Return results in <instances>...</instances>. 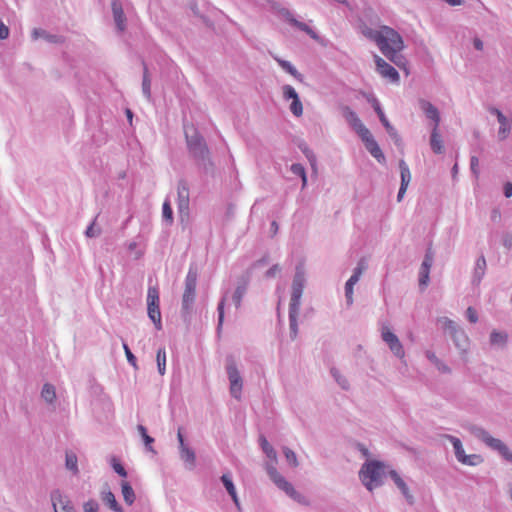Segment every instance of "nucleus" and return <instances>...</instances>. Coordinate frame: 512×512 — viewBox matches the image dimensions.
<instances>
[{
    "label": "nucleus",
    "mask_w": 512,
    "mask_h": 512,
    "mask_svg": "<svg viewBox=\"0 0 512 512\" xmlns=\"http://www.w3.org/2000/svg\"><path fill=\"white\" fill-rule=\"evenodd\" d=\"M299 148L313 165V163L316 161L314 153L307 147L306 144L299 145Z\"/></svg>",
    "instance_id": "nucleus-59"
},
{
    "label": "nucleus",
    "mask_w": 512,
    "mask_h": 512,
    "mask_svg": "<svg viewBox=\"0 0 512 512\" xmlns=\"http://www.w3.org/2000/svg\"><path fill=\"white\" fill-rule=\"evenodd\" d=\"M41 397L48 404H53L56 400V391L54 385L50 383H45L41 390Z\"/></svg>",
    "instance_id": "nucleus-35"
},
{
    "label": "nucleus",
    "mask_w": 512,
    "mask_h": 512,
    "mask_svg": "<svg viewBox=\"0 0 512 512\" xmlns=\"http://www.w3.org/2000/svg\"><path fill=\"white\" fill-rule=\"evenodd\" d=\"M137 430H138V432H139V434H140V436H141V438H142V440L144 442V445H145L146 449L148 451H150V452L156 453V451L152 447V443L154 442V438L151 437L150 435H148L146 427L141 425V424H139L137 426Z\"/></svg>",
    "instance_id": "nucleus-40"
},
{
    "label": "nucleus",
    "mask_w": 512,
    "mask_h": 512,
    "mask_svg": "<svg viewBox=\"0 0 512 512\" xmlns=\"http://www.w3.org/2000/svg\"><path fill=\"white\" fill-rule=\"evenodd\" d=\"M488 111L490 114L495 115L497 117L498 124H500L498 130L499 140H505L508 137L511 130V126L507 117L496 107H489Z\"/></svg>",
    "instance_id": "nucleus-19"
},
{
    "label": "nucleus",
    "mask_w": 512,
    "mask_h": 512,
    "mask_svg": "<svg viewBox=\"0 0 512 512\" xmlns=\"http://www.w3.org/2000/svg\"><path fill=\"white\" fill-rule=\"evenodd\" d=\"M162 219L168 225L173 224V221H174L173 210H172L171 202L169 199H166L163 203Z\"/></svg>",
    "instance_id": "nucleus-42"
},
{
    "label": "nucleus",
    "mask_w": 512,
    "mask_h": 512,
    "mask_svg": "<svg viewBox=\"0 0 512 512\" xmlns=\"http://www.w3.org/2000/svg\"><path fill=\"white\" fill-rule=\"evenodd\" d=\"M95 222H96V218L87 227V229L85 231L86 237H88V238H95V237H98L101 234V229L100 228H95Z\"/></svg>",
    "instance_id": "nucleus-53"
},
{
    "label": "nucleus",
    "mask_w": 512,
    "mask_h": 512,
    "mask_svg": "<svg viewBox=\"0 0 512 512\" xmlns=\"http://www.w3.org/2000/svg\"><path fill=\"white\" fill-rule=\"evenodd\" d=\"M65 468L75 476L79 474L78 458L73 451H66L65 453Z\"/></svg>",
    "instance_id": "nucleus-34"
},
{
    "label": "nucleus",
    "mask_w": 512,
    "mask_h": 512,
    "mask_svg": "<svg viewBox=\"0 0 512 512\" xmlns=\"http://www.w3.org/2000/svg\"><path fill=\"white\" fill-rule=\"evenodd\" d=\"M147 313L156 330L162 329L159 289L157 286H149L147 292Z\"/></svg>",
    "instance_id": "nucleus-8"
},
{
    "label": "nucleus",
    "mask_w": 512,
    "mask_h": 512,
    "mask_svg": "<svg viewBox=\"0 0 512 512\" xmlns=\"http://www.w3.org/2000/svg\"><path fill=\"white\" fill-rule=\"evenodd\" d=\"M282 94H283V98L285 100H293L295 99V97H299L298 93L296 92V90L291 86V85H284L282 87Z\"/></svg>",
    "instance_id": "nucleus-50"
},
{
    "label": "nucleus",
    "mask_w": 512,
    "mask_h": 512,
    "mask_svg": "<svg viewBox=\"0 0 512 512\" xmlns=\"http://www.w3.org/2000/svg\"><path fill=\"white\" fill-rule=\"evenodd\" d=\"M273 482L277 485L278 488H280L283 491H285L291 485V483L286 481V479L282 475L274 479Z\"/></svg>",
    "instance_id": "nucleus-60"
},
{
    "label": "nucleus",
    "mask_w": 512,
    "mask_h": 512,
    "mask_svg": "<svg viewBox=\"0 0 512 512\" xmlns=\"http://www.w3.org/2000/svg\"><path fill=\"white\" fill-rule=\"evenodd\" d=\"M84 512H98L99 504L96 500L90 499L83 504Z\"/></svg>",
    "instance_id": "nucleus-56"
},
{
    "label": "nucleus",
    "mask_w": 512,
    "mask_h": 512,
    "mask_svg": "<svg viewBox=\"0 0 512 512\" xmlns=\"http://www.w3.org/2000/svg\"><path fill=\"white\" fill-rule=\"evenodd\" d=\"M426 357L430 360L431 363H433L435 365V367L442 373H451V369L444 363L442 362L436 355L435 353L431 352V351H427L426 353Z\"/></svg>",
    "instance_id": "nucleus-39"
},
{
    "label": "nucleus",
    "mask_w": 512,
    "mask_h": 512,
    "mask_svg": "<svg viewBox=\"0 0 512 512\" xmlns=\"http://www.w3.org/2000/svg\"><path fill=\"white\" fill-rule=\"evenodd\" d=\"M384 470V462L378 460L366 461L360 471L359 478L367 490L372 491L382 485L381 471Z\"/></svg>",
    "instance_id": "nucleus-5"
},
{
    "label": "nucleus",
    "mask_w": 512,
    "mask_h": 512,
    "mask_svg": "<svg viewBox=\"0 0 512 512\" xmlns=\"http://www.w3.org/2000/svg\"><path fill=\"white\" fill-rule=\"evenodd\" d=\"M354 447H355L359 452H361V454H362L364 457L368 458V457L370 456L369 450H368V448H367L364 444H362V443H360V442H355V443H354Z\"/></svg>",
    "instance_id": "nucleus-64"
},
{
    "label": "nucleus",
    "mask_w": 512,
    "mask_h": 512,
    "mask_svg": "<svg viewBox=\"0 0 512 512\" xmlns=\"http://www.w3.org/2000/svg\"><path fill=\"white\" fill-rule=\"evenodd\" d=\"M106 489L101 491V500L105 506L111 509L113 512H124L123 507L116 500L114 493L109 489L106 484Z\"/></svg>",
    "instance_id": "nucleus-24"
},
{
    "label": "nucleus",
    "mask_w": 512,
    "mask_h": 512,
    "mask_svg": "<svg viewBox=\"0 0 512 512\" xmlns=\"http://www.w3.org/2000/svg\"><path fill=\"white\" fill-rule=\"evenodd\" d=\"M259 444L261 446L262 451L266 454V456L269 459L276 461L277 453H276L275 449L270 445V443L268 442V440L266 439V437L264 435H260Z\"/></svg>",
    "instance_id": "nucleus-36"
},
{
    "label": "nucleus",
    "mask_w": 512,
    "mask_h": 512,
    "mask_svg": "<svg viewBox=\"0 0 512 512\" xmlns=\"http://www.w3.org/2000/svg\"><path fill=\"white\" fill-rule=\"evenodd\" d=\"M268 263H269V256L266 254L262 258L253 262L252 265L250 266V268L246 271V274H248L250 276L251 271L253 269L263 267V266L267 265Z\"/></svg>",
    "instance_id": "nucleus-52"
},
{
    "label": "nucleus",
    "mask_w": 512,
    "mask_h": 512,
    "mask_svg": "<svg viewBox=\"0 0 512 512\" xmlns=\"http://www.w3.org/2000/svg\"><path fill=\"white\" fill-rule=\"evenodd\" d=\"M285 493L294 501L302 505L308 506L310 504L309 500L300 492L296 491L292 484L285 490Z\"/></svg>",
    "instance_id": "nucleus-41"
},
{
    "label": "nucleus",
    "mask_w": 512,
    "mask_h": 512,
    "mask_svg": "<svg viewBox=\"0 0 512 512\" xmlns=\"http://www.w3.org/2000/svg\"><path fill=\"white\" fill-rule=\"evenodd\" d=\"M121 492L123 495L124 502L128 506H131L136 500V495H135L133 487L131 486V484L128 481L121 482Z\"/></svg>",
    "instance_id": "nucleus-32"
},
{
    "label": "nucleus",
    "mask_w": 512,
    "mask_h": 512,
    "mask_svg": "<svg viewBox=\"0 0 512 512\" xmlns=\"http://www.w3.org/2000/svg\"><path fill=\"white\" fill-rule=\"evenodd\" d=\"M249 282L250 276L248 274H243L238 278L236 289L232 295V301L236 309L241 307L242 299L247 293Z\"/></svg>",
    "instance_id": "nucleus-16"
},
{
    "label": "nucleus",
    "mask_w": 512,
    "mask_h": 512,
    "mask_svg": "<svg viewBox=\"0 0 512 512\" xmlns=\"http://www.w3.org/2000/svg\"><path fill=\"white\" fill-rule=\"evenodd\" d=\"M368 268V262L366 260V258L362 257L358 263H357V266L354 268L353 270V275H356L357 277H361V275L363 274V272H365Z\"/></svg>",
    "instance_id": "nucleus-51"
},
{
    "label": "nucleus",
    "mask_w": 512,
    "mask_h": 512,
    "mask_svg": "<svg viewBox=\"0 0 512 512\" xmlns=\"http://www.w3.org/2000/svg\"><path fill=\"white\" fill-rule=\"evenodd\" d=\"M420 107L426 117L433 121L432 127H439L441 118L438 109L426 100H420Z\"/></svg>",
    "instance_id": "nucleus-25"
},
{
    "label": "nucleus",
    "mask_w": 512,
    "mask_h": 512,
    "mask_svg": "<svg viewBox=\"0 0 512 512\" xmlns=\"http://www.w3.org/2000/svg\"><path fill=\"white\" fill-rule=\"evenodd\" d=\"M290 170L294 175H297L300 178L305 177L306 175L305 167L300 163L292 164Z\"/></svg>",
    "instance_id": "nucleus-57"
},
{
    "label": "nucleus",
    "mask_w": 512,
    "mask_h": 512,
    "mask_svg": "<svg viewBox=\"0 0 512 512\" xmlns=\"http://www.w3.org/2000/svg\"><path fill=\"white\" fill-rule=\"evenodd\" d=\"M123 349L125 351V355L127 357V361L135 368L137 369V364H136V357L135 355L131 352L129 346L127 343L123 342Z\"/></svg>",
    "instance_id": "nucleus-54"
},
{
    "label": "nucleus",
    "mask_w": 512,
    "mask_h": 512,
    "mask_svg": "<svg viewBox=\"0 0 512 512\" xmlns=\"http://www.w3.org/2000/svg\"><path fill=\"white\" fill-rule=\"evenodd\" d=\"M438 128H431L430 147L435 154H442L444 152V145Z\"/></svg>",
    "instance_id": "nucleus-26"
},
{
    "label": "nucleus",
    "mask_w": 512,
    "mask_h": 512,
    "mask_svg": "<svg viewBox=\"0 0 512 512\" xmlns=\"http://www.w3.org/2000/svg\"><path fill=\"white\" fill-rule=\"evenodd\" d=\"M227 293L220 299L218 305H217V312H218V323H217V333L219 334L222 330L224 318H225V305L227 300Z\"/></svg>",
    "instance_id": "nucleus-37"
},
{
    "label": "nucleus",
    "mask_w": 512,
    "mask_h": 512,
    "mask_svg": "<svg viewBox=\"0 0 512 512\" xmlns=\"http://www.w3.org/2000/svg\"><path fill=\"white\" fill-rule=\"evenodd\" d=\"M469 432L477 439L481 440L486 446L497 451L506 461L512 463V452L503 441L492 437L487 430L477 425H471Z\"/></svg>",
    "instance_id": "nucleus-6"
},
{
    "label": "nucleus",
    "mask_w": 512,
    "mask_h": 512,
    "mask_svg": "<svg viewBox=\"0 0 512 512\" xmlns=\"http://www.w3.org/2000/svg\"><path fill=\"white\" fill-rule=\"evenodd\" d=\"M31 38L34 41L39 38H42L46 42L51 43V44H63L65 42L64 36L57 35V34H51L42 28H34L31 32Z\"/></svg>",
    "instance_id": "nucleus-22"
},
{
    "label": "nucleus",
    "mask_w": 512,
    "mask_h": 512,
    "mask_svg": "<svg viewBox=\"0 0 512 512\" xmlns=\"http://www.w3.org/2000/svg\"><path fill=\"white\" fill-rule=\"evenodd\" d=\"M508 341V334L504 331L493 330L490 333L489 342L492 346L504 348Z\"/></svg>",
    "instance_id": "nucleus-30"
},
{
    "label": "nucleus",
    "mask_w": 512,
    "mask_h": 512,
    "mask_svg": "<svg viewBox=\"0 0 512 512\" xmlns=\"http://www.w3.org/2000/svg\"><path fill=\"white\" fill-rule=\"evenodd\" d=\"M190 204V190L188 181L184 178L177 183V209L181 223L188 220Z\"/></svg>",
    "instance_id": "nucleus-9"
},
{
    "label": "nucleus",
    "mask_w": 512,
    "mask_h": 512,
    "mask_svg": "<svg viewBox=\"0 0 512 512\" xmlns=\"http://www.w3.org/2000/svg\"><path fill=\"white\" fill-rule=\"evenodd\" d=\"M446 438L451 442L454 448L455 456L457 460L460 462V459H463L465 457V451L462 446V442L459 438L452 436V435H446Z\"/></svg>",
    "instance_id": "nucleus-38"
},
{
    "label": "nucleus",
    "mask_w": 512,
    "mask_h": 512,
    "mask_svg": "<svg viewBox=\"0 0 512 512\" xmlns=\"http://www.w3.org/2000/svg\"><path fill=\"white\" fill-rule=\"evenodd\" d=\"M482 462V458L480 455L477 454H471V455H465L463 459H460V463L468 466H476Z\"/></svg>",
    "instance_id": "nucleus-47"
},
{
    "label": "nucleus",
    "mask_w": 512,
    "mask_h": 512,
    "mask_svg": "<svg viewBox=\"0 0 512 512\" xmlns=\"http://www.w3.org/2000/svg\"><path fill=\"white\" fill-rule=\"evenodd\" d=\"M226 372L230 382V393L235 399H239L243 387V379L232 355L226 357Z\"/></svg>",
    "instance_id": "nucleus-10"
},
{
    "label": "nucleus",
    "mask_w": 512,
    "mask_h": 512,
    "mask_svg": "<svg viewBox=\"0 0 512 512\" xmlns=\"http://www.w3.org/2000/svg\"><path fill=\"white\" fill-rule=\"evenodd\" d=\"M502 244L508 250H510L512 248V234L511 233L507 232L503 235Z\"/></svg>",
    "instance_id": "nucleus-63"
},
{
    "label": "nucleus",
    "mask_w": 512,
    "mask_h": 512,
    "mask_svg": "<svg viewBox=\"0 0 512 512\" xmlns=\"http://www.w3.org/2000/svg\"><path fill=\"white\" fill-rule=\"evenodd\" d=\"M280 271L281 267L279 266V264H274L265 272V277L268 279L274 278L276 274L279 273Z\"/></svg>",
    "instance_id": "nucleus-62"
},
{
    "label": "nucleus",
    "mask_w": 512,
    "mask_h": 512,
    "mask_svg": "<svg viewBox=\"0 0 512 512\" xmlns=\"http://www.w3.org/2000/svg\"><path fill=\"white\" fill-rule=\"evenodd\" d=\"M399 169H400V176H401V184H400V188H399V191L397 194V201L401 202L404 197V194L407 190V187L410 183L411 173H410V169H409L408 165L406 164V162L404 160H400Z\"/></svg>",
    "instance_id": "nucleus-21"
},
{
    "label": "nucleus",
    "mask_w": 512,
    "mask_h": 512,
    "mask_svg": "<svg viewBox=\"0 0 512 512\" xmlns=\"http://www.w3.org/2000/svg\"><path fill=\"white\" fill-rule=\"evenodd\" d=\"M110 464H111V467L113 468V470L115 471V473H117L120 477H123V478L127 477L126 469L124 468V466L121 464L120 460L116 456L111 457Z\"/></svg>",
    "instance_id": "nucleus-45"
},
{
    "label": "nucleus",
    "mask_w": 512,
    "mask_h": 512,
    "mask_svg": "<svg viewBox=\"0 0 512 512\" xmlns=\"http://www.w3.org/2000/svg\"><path fill=\"white\" fill-rule=\"evenodd\" d=\"M343 117L351 129L355 131L358 136H360L362 133L365 134L368 130V128H366L362 121L359 119L357 114L349 106H345L343 108Z\"/></svg>",
    "instance_id": "nucleus-15"
},
{
    "label": "nucleus",
    "mask_w": 512,
    "mask_h": 512,
    "mask_svg": "<svg viewBox=\"0 0 512 512\" xmlns=\"http://www.w3.org/2000/svg\"><path fill=\"white\" fill-rule=\"evenodd\" d=\"M197 280V266L195 264H191L185 278V288L181 304V317L187 324L190 323L191 315L193 313V306L196 298Z\"/></svg>",
    "instance_id": "nucleus-4"
},
{
    "label": "nucleus",
    "mask_w": 512,
    "mask_h": 512,
    "mask_svg": "<svg viewBox=\"0 0 512 512\" xmlns=\"http://www.w3.org/2000/svg\"><path fill=\"white\" fill-rule=\"evenodd\" d=\"M192 130V134L187 130L185 131V139L189 155L195 161L199 170L205 174H213L214 163L211 160L208 145L197 129L193 128Z\"/></svg>",
    "instance_id": "nucleus-1"
},
{
    "label": "nucleus",
    "mask_w": 512,
    "mask_h": 512,
    "mask_svg": "<svg viewBox=\"0 0 512 512\" xmlns=\"http://www.w3.org/2000/svg\"><path fill=\"white\" fill-rule=\"evenodd\" d=\"M385 341H386V345H388L389 349L392 351V353L400 358V359H403L404 356H405V352L403 350V346L401 344V342L399 341L398 337L392 333L391 331L387 330L386 329V334H385Z\"/></svg>",
    "instance_id": "nucleus-23"
},
{
    "label": "nucleus",
    "mask_w": 512,
    "mask_h": 512,
    "mask_svg": "<svg viewBox=\"0 0 512 512\" xmlns=\"http://www.w3.org/2000/svg\"><path fill=\"white\" fill-rule=\"evenodd\" d=\"M359 137L361 138V140H362L365 148L367 149V151H369V153L374 158H376L378 161H380L381 158H384V154H383L380 146L378 145V143L374 139V137L371 134V132L369 131V129L366 131L365 134L362 133Z\"/></svg>",
    "instance_id": "nucleus-17"
},
{
    "label": "nucleus",
    "mask_w": 512,
    "mask_h": 512,
    "mask_svg": "<svg viewBox=\"0 0 512 512\" xmlns=\"http://www.w3.org/2000/svg\"><path fill=\"white\" fill-rule=\"evenodd\" d=\"M485 269H486L485 257L484 256H480L477 259L476 264H475L474 274H473V279H472L473 284H479L480 283V281L482 280V278H483V276L485 274Z\"/></svg>",
    "instance_id": "nucleus-33"
},
{
    "label": "nucleus",
    "mask_w": 512,
    "mask_h": 512,
    "mask_svg": "<svg viewBox=\"0 0 512 512\" xmlns=\"http://www.w3.org/2000/svg\"><path fill=\"white\" fill-rule=\"evenodd\" d=\"M443 323L444 329L449 333L455 347L461 352H466L469 347V338L465 331L447 317L443 318Z\"/></svg>",
    "instance_id": "nucleus-11"
},
{
    "label": "nucleus",
    "mask_w": 512,
    "mask_h": 512,
    "mask_svg": "<svg viewBox=\"0 0 512 512\" xmlns=\"http://www.w3.org/2000/svg\"><path fill=\"white\" fill-rule=\"evenodd\" d=\"M389 477L393 480L396 487L400 490L409 505L414 504V496L410 493L409 488L404 479L395 471L388 472Z\"/></svg>",
    "instance_id": "nucleus-20"
},
{
    "label": "nucleus",
    "mask_w": 512,
    "mask_h": 512,
    "mask_svg": "<svg viewBox=\"0 0 512 512\" xmlns=\"http://www.w3.org/2000/svg\"><path fill=\"white\" fill-rule=\"evenodd\" d=\"M403 49L404 41L402 36L394 29L386 26V59L404 71L405 76H409L408 60L401 53Z\"/></svg>",
    "instance_id": "nucleus-3"
},
{
    "label": "nucleus",
    "mask_w": 512,
    "mask_h": 512,
    "mask_svg": "<svg viewBox=\"0 0 512 512\" xmlns=\"http://www.w3.org/2000/svg\"><path fill=\"white\" fill-rule=\"evenodd\" d=\"M359 29L366 38L375 41L381 53L384 54V26L380 30H374L361 20Z\"/></svg>",
    "instance_id": "nucleus-13"
},
{
    "label": "nucleus",
    "mask_w": 512,
    "mask_h": 512,
    "mask_svg": "<svg viewBox=\"0 0 512 512\" xmlns=\"http://www.w3.org/2000/svg\"><path fill=\"white\" fill-rule=\"evenodd\" d=\"M470 170L472 172V174L474 175V177L476 179H478L479 177V159L477 156H471L470 157Z\"/></svg>",
    "instance_id": "nucleus-55"
},
{
    "label": "nucleus",
    "mask_w": 512,
    "mask_h": 512,
    "mask_svg": "<svg viewBox=\"0 0 512 512\" xmlns=\"http://www.w3.org/2000/svg\"><path fill=\"white\" fill-rule=\"evenodd\" d=\"M434 256H435V253H434L431 245H429L428 248L426 249L424 259H423L422 264L419 269L418 281H419V287L421 290H424L429 284L430 269L434 262Z\"/></svg>",
    "instance_id": "nucleus-12"
},
{
    "label": "nucleus",
    "mask_w": 512,
    "mask_h": 512,
    "mask_svg": "<svg viewBox=\"0 0 512 512\" xmlns=\"http://www.w3.org/2000/svg\"><path fill=\"white\" fill-rule=\"evenodd\" d=\"M51 501L55 512H76L70 499L58 489L51 492Z\"/></svg>",
    "instance_id": "nucleus-14"
},
{
    "label": "nucleus",
    "mask_w": 512,
    "mask_h": 512,
    "mask_svg": "<svg viewBox=\"0 0 512 512\" xmlns=\"http://www.w3.org/2000/svg\"><path fill=\"white\" fill-rule=\"evenodd\" d=\"M306 284L305 269L302 263L295 267V273L292 281V292L289 303V329L290 338L295 340L298 335V314L301 305V297Z\"/></svg>",
    "instance_id": "nucleus-2"
},
{
    "label": "nucleus",
    "mask_w": 512,
    "mask_h": 512,
    "mask_svg": "<svg viewBox=\"0 0 512 512\" xmlns=\"http://www.w3.org/2000/svg\"><path fill=\"white\" fill-rule=\"evenodd\" d=\"M386 80L392 84H399L400 81L398 71L388 63H386Z\"/></svg>",
    "instance_id": "nucleus-44"
},
{
    "label": "nucleus",
    "mask_w": 512,
    "mask_h": 512,
    "mask_svg": "<svg viewBox=\"0 0 512 512\" xmlns=\"http://www.w3.org/2000/svg\"><path fill=\"white\" fill-rule=\"evenodd\" d=\"M466 317L470 323H476L478 321L477 311L473 307L467 308Z\"/></svg>",
    "instance_id": "nucleus-61"
},
{
    "label": "nucleus",
    "mask_w": 512,
    "mask_h": 512,
    "mask_svg": "<svg viewBox=\"0 0 512 512\" xmlns=\"http://www.w3.org/2000/svg\"><path fill=\"white\" fill-rule=\"evenodd\" d=\"M283 453L286 458V461L291 467H297L298 466V460L295 452L291 450L288 447L283 448Z\"/></svg>",
    "instance_id": "nucleus-49"
},
{
    "label": "nucleus",
    "mask_w": 512,
    "mask_h": 512,
    "mask_svg": "<svg viewBox=\"0 0 512 512\" xmlns=\"http://www.w3.org/2000/svg\"><path fill=\"white\" fill-rule=\"evenodd\" d=\"M180 458L186 463V466L189 469H193L195 467L196 455L192 448L187 445L184 447H180Z\"/></svg>",
    "instance_id": "nucleus-31"
},
{
    "label": "nucleus",
    "mask_w": 512,
    "mask_h": 512,
    "mask_svg": "<svg viewBox=\"0 0 512 512\" xmlns=\"http://www.w3.org/2000/svg\"><path fill=\"white\" fill-rule=\"evenodd\" d=\"M143 66L142 93L147 100H151V77L146 62L141 60Z\"/></svg>",
    "instance_id": "nucleus-29"
},
{
    "label": "nucleus",
    "mask_w": 512,
    "mask_h": 512,
    "mask_svg": "<svg viewBox=\"0 0 512 512\" xmlns=\"http://www.w3.org/2000/svg\"><path fill=\"white\" fill-rule=\"evenodd\" d=\"M274 60L278 63V65L288 74L293 76L299 82L304 81V76L287 60L281 59L279 57H274Z\"/></svg>",
    "instance_id": "nucleus-28"
},
{
    "label": "nucleus",
    "mask_w": 512,
    "mask_h": 512,
    "mask_svg": "<svg viewBox=\"0 0 512 512\" xmlns=\"http://www.w3.org/2000/svg\"><path fill=\"white\" fill-rule=\"evenodd\" d=\"M331 375L336 380V382L341 386L342 389L348 390L349 389V382L348 380L341 375L340 371L336 368H331L330 370Z\"/></svg>",
    "instance_id": "nucleus-46"
},
{
    "label": "nucleus",
    "mask_w": 512,
    "mask_h": 512,
    "mask_svg": "<svg viewBox=\"0 0 512 512\" xmlns=\"http://www.w3.org/2000/svg\"><path fill=\"white\" fill-rule=\"evenodd\" d=\"M156 361L159 374L164 375L166 371V351L164 347H160L157 350Z\"/></svg>",
    "instance_id": "nucleus-43"
},
{
    "label": "nucleus",
    "mask_w": 512,
    "mask_h": 512,
    "mask_svg": "<svg viewBox=\"0 0 512 512\" xmlns=\"http://www.w3.org/2000/svg\"><path fill=\"white\" fill-rule=\"evenodd\" d=\"M353 285L348 283L345 284V298L347 306H351L353 303Z\"/></svg>",
    "instance_id": "nucleus-58"
},
{
    "label": "nucleus",
    "mask_w": 512,
    "mask_h": 512,
    "mask_svg": "<svg viewBox=\"0 0 512 512\" xmlns=\"http://www.w3.org/2000/svg\"><path fill=\"white\" fill-rule=\"evenodd\" d=\"M290 111L296 117H300L303 114V105L299 97H295V99L292 100Z\"/></svg>",
    "instance_id": "nucleus-48"
},
{
    "label": "nucleus",
    "mask_w": 512,
    "mask_h": 512,
    "mask_svg": "<svg viewBox=\"0 0 512 512\" xmlns=\"http://www.w3.org/2000/svg\"><path fill=\"white\" fill-rule=\"evenodd\" d=\"M273 10L279 17H281L289 25H291L292 27H294L302 32H305L313 40H315L316 42H318L320 44H323V39L319 36V34L317 32H315L312 28H310L306 23L298 21L289 9L282 7L279 4H274Z\"/></svg>",
    "instance_id": "nucleus-7"
},
{
    "label": "nucleus",
    "mask_w": 512,
    "mask_h": 512,
    "mask_svg": "<svg viewBox=\"0 0 512 512\" xmlns=\"http://www.w3.org/2000/svg\"><path fill=\"white\" fill-rule=\"evenodd\" d=\"M111 8L116 29L119 33H122L126 30L127 18L125 16L121 1L113 0L111 3Z\"/></svg>",
    "instance_id": "nucleus-18"
},
{
    "label": "nucleus",
    "mask_w": 512,
    "mask_h": 512,
    "mask_svg": "<svg viewBox=\"0 0 512 512\" xmlns=\"http://www.w3.org/2000/svg\"><path fill=\"white\" fill-rule=\"evenodd\" d=\"M221 482L223 483L225 489L227 490L228 494L231 496L233 502L235 503L236 507L240 510V503L237 496L236 488L234 486V483L232 481V477L230 474H223L221 476Z\"/></svg>",
    "instance_id": "nucleus-27"
}]
</instances>
